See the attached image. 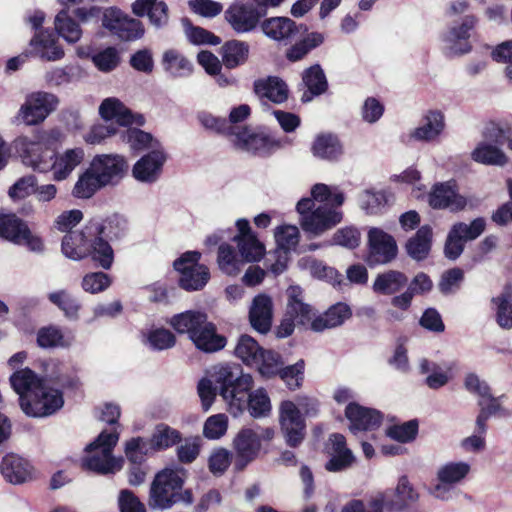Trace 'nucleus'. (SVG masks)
I'll return each mask as SVG.
<instances>
[{
	"mask_svg": "<svg viewBox=\"0 0 512 512\" xmlns=\"http://www.w3.org/2000/svg\"><path fill=\"white\" fill-rule=\"evenodd\" d=\"M230 136L238 148L258 155H270L291 144L287 137L275 138L263 132H255L247 128L237 132L231 130Z\"/></svg>",
	"mask_w": 512,
	"mask_h": 512,
	"instance_id": "nucleus-8",
	"label": "nucleus"
},
{
	"mask_svg": "<svg viewBox=\"0 0 512 512\" xmlns=\"http://www.w3.org/2000/svg\"><path fill=\"white\" fill-rule=\"evenodd\" d=\"M350 317L351 310L349 306L344 303H337L312 321V330L322 332L325 329L338 327Z\"/></svg>",
	"mask_w": 512,
	"mask_h": 512,
	"instance_id": "nucleus-33",
	"label": "nucleus"
},
{
	"mask_svg": "<svg viewBox=\"0 0 512 512\" xmlns=\"http://www.w3.org/2000/svg\"><path fill=\"white\" fill-rule=\"evenodd\" d=\"M71 334H64L60 329L50 326L39 330L37 342L43 348L67 347L73 342Z\"/></svg>",
	"mask_w": 512,
	"mask_h": 512,
	"instance_id": "nucleus-49",
	"label": "nucleus"
},
{
	"mask_svg": "<svg viewBox=\"0 0 512 512\" xmlns=\"http://www.w3.org/2000/svg\"><path fill=\"white\" fill-rule=\"evenodd\" d=\"M185 480L182 468H166L158 472L151 484L149 506L153 509H168L179 502V491Z\"/></svg>",
	"mask_w": 512,
	"mask_h": 512,
	"instance_id": "nucleus-5",
	"label": "nucleus"
},
{
	"mask_svg": "<svg viewBox=\"0 0 512 512\" xmlns=\"http://www.w3.org/2000/svg\"><path fill=\"white\" fill-rule=\"evenodd\" d=\"M476 19L467 16L458 26H453L441 36L442 50L448 56H461L471 51L468 39L470 30L475 26Z\"/></svg>",
	"mask_w": 512,
	"mask_h": 512,
	"instance_id": "nucleus-16",
	"label": "nucleus"
},
{
	"mask_svg": "<svg viewBox=\"0 0 512 512\" xmlns=\"http://www.w3.org/2000/svg\"><path fill=\"white\" fill-rule=\"evenodd\" d=\"M97 230L89 224L81 231L66 234L62 240V253L72 260L90 256L103 269H109L114 259L113 249L103 237H97Z\"/></svg>",
	"mask_w": 512,
	"mask_h": 512,
	"instance_id": "nucleus-3",
	"label": "nucleus"
},
{
	"mask_svg": "<svg viewBox=\"0 0 512 512\" xmlns=\"http://www.w3.org/2000/svg\"><path fill=\"white\" fill-rule=\"evenodd\" d=\"M299 26L288 17H271L261 23V29L268 38L288 44L299 33Z\"/></svg>",
	"mask_w": 512,
	"mask_h": 512,
	"instance_id": "nucleus-29",
	"label": "nucleus"
},
{
	"mask_svg": "<svg viewBox=\"0 0 512 512\" xmlns=\"http://www.w3.org/2000/svg\"><path fill=\"white\" fill-rule=\"evenodd\" d=\"M279 423L286 443L297 447L305 437L306 424L294 401H282L279 406Z\"/></svg>",
	"mask_w": 512,
	"mask_h": 512,
	"instance_id": "nucleus-13",
	"label": "nucleus"
},
{
	"mask_svg": "<svg viewBox=\"0 0 512 512\" xmlns=\"http://www.w3.org/2000/svg\"><path fill=\"white\" fill-rule=\"evenodd\" d=\"M324 41V36L318 32L308 34L304 39L296 42L286 52V57L289 61L295 62L304 58L312 49L321 45Z\"/></svg>",
	"mask_w": 512,
	"mask_h": 512,
	"instance_id": "nucleus-50",
	"label": "nucleus"
},
{
	"mask_svg": "<svg viewBox=\"0 0 512 512\" xmlns=\"http://www.w3.org/2000/svg\"><path fill=\"white\" fill-rule=\"evenodd\" d=\"M304 367V361L299 360L293 365L281 368L280 373L278 375L285 382L286 386L290 390H295L300 388L303 383Z\"/></svg>",
	"mask_w": 512,
	"mask_h": 512,
	"instance_id": "nucleus-63",
	"label": "nucleus"
},
{
	"mask_svg": "<svg viewBox=\"0 0 512 512\" xmlns=\"http://www.w3.org/2000/svg\"><path fill=\"white\" fill-rule=\"evenodd\" d=\"M486 228V221L483 218H476L471 223L466 224L464 222L455 223L452 226V230L455 234L466 241H472L478 238Z\"/></svg>",
	"mask_w": 512,
	"mask_h": 512,
	"instance_id": "nucleus-61",
	"label": "nucleus"
},
{
	"mask_svg": "<svg viewBox=\"0 0 512 512\" xmlns=\"http://www.w3.org/2000/svg\"><path fill=\"white\" fill-rule=\"evenodd\" d=\"M149 441L154 451H162L180 442L181 433L167 424L161 423L156 425Z\"/></svg>",
	"mask_w": 512,
	"mask_h": 512,
	"instance_id": "nucleus-46",
	"label": "nucleus"
},
{
	"mask_svg": "<svg viewBox=\"0 0 512 512\" xmlns=\"http://www.w3.org/2000/svg\"><path fill=\"white\" fill-rule=\"evenodd\" d=\"M101 188H104V185L88 167L76 181L72 194L79 199H88Z\"/></svg>",
	"mask_w": 512,
	"mask_h": 512,
	"instance_id": "nucleus-48",
	"label": "nucleus"
},
{
	"mask_svg": "<svg viewBox=\"0 0 512 512\" xmlns=\"http://www.w3.org/2000/svg\"><path fill=\"white\" fill-rule=\"evenodd\" d=\"M342 152V145L333 134L318 135L312 145L313 155L321 159L335 160L342 155Z\"/></svg>",
	"mask_w": 512,
	"mask_h": 512,
	"instance_id": "nucleus-40",
	"label": "nucleus"
},
{
	"mask_svg": "<svg viewBox=\"0 0 512 512\" xmlns=\"http://www.w3.org/2000/svg\"><path fill=\"white\" fill-rule=\"evenodd\" d=\"M155 452L149 440L141 437L132 438L125 444V455L127 459L137 465L141 464L147 455Z\"/></svg>",
	"mask_w": 512,
	"mask_h": 512,
	"instance_id": "nucleus-54",
	"label": "nucleus"
},
{
	"mask_svg": "<svg viewBox=\"0 0 512 512\" xmlns=\"http://www.w3.org/2000/svg\"><path fill=\"white\" fill-rule=\"evenodd\" d=\"M91 60L99 71L103 73H109L119 66L121 57L119 51L116 48L107 47L95 53Z\"/></svg>",
	"mask_w": 512,
	"mask_h": 512,
	"instance_id": "nucleus-55",
	"label": "nucleus"
},
{
	"mask_svg": "<svg viewBox=\"0 0 512 512\" xmlns=\"http://www.w3.org/2000/svg\"><path fill=\"white\" fill-rule=\"evenodd\" d=\"M478 404L480 406V412L476 418V426L483 431L487 420L491 416L501 414L503 409L499 399L493 398L490 393L486 398L479 399Z\"/></svg>",
	"mask_w": 512,
	"mask_h": 512,
	"instance_id": "nucleus-58",
	"label": "nucleus"
},
{
	"mask_svg": "<svg viewBox=\"0 0 512 512\" xmlns=\"http://www.w3.org/2000/svg\"><path fill=\"white\" fill-rule=\"evenodd\" d=\"M92 227L98 228L97 237H106L109 239L121 237L126 230V221L119 216L108 218L104 224L91 223Z\"/></svg>",
	"mask_w": 512,
	"mask_h": 512,
	"instance_id": "nucleus-57",
	"label": "nucleus"
},
{
	"mask_svg": "<svg viewBox=\"0 0 512 512\" xmlns=\"http://www.w3.org/2000/svg\"><path fill=\"white\" fill-rule=\"evenodd\" d=\"M89 168L104 187L116 186L127 174L128 162L120 154H99L93 157Z\"/></svg>",
	"mask_w": 512,
	"mask_h": 512,
	"instance_id": "nucleus-11",
	"label": "nucleus"
},
{
	"mask_svg": "<svg viewBox=\"0 0 512 512\" xmlns=\"http://www.w3.org/2000/svg\"><path fill=\"white\" fill-rule=\"evenodd\" d=\"M275 240L280 250L288 252L299 242V230L293 225L280 226L275 231Z\"/></svg>",
	"mask_w": 512,
	"mask_h": 512,
	"instance_id": "nucleus-60",
	"label": "nucleus"
},
{
	"mask_svg": "<svg viewBox=\"0 0 512 512\" xmlns=\"http://www.w3.org/2000/svg\"><path fill=\"white\" fill-rule=\"evenodd\" d=\"M217 262L220 270L230 276H236L248 261L242 256L239 258L233 247L228 244H221L218 248Z\"/></svg>",
	"mask_w": 512,
	"mask_h": 512,
	"instance_id": "nucleus-45",
	"label": "nucleus"
},
{
	"mask_svg": "<svg viewBox=\"0 0 512 512\" xmlns=\"http://www.w3.org/2000/svg\"><path fill=\"white\" fill-rule=\"evenodd\" d=\"M345 416L350 422L349 429L352 433L374 430L379 427L382 415L379 411L363 407L355 402L348 403Z\"/></svg>",
	"mask_w": 512,
	"mask_h": 512,
	"instance_id": "nucleus-22",
	"label": "nucleus"
},
{
	"mask_svg": "<svg viewBox=\"0 0 512 512\" xmlns=\"http://www.w3.org/2000/svg\"><path fill=\"white\" fill-rule=\"evenodd\" d=\"M54 28L68 44L77 43L83 34L80 24L69 14L67 9H62L57 13L54 19Z\"/></svg>",
	"mask_w": 512,
	"mask_h": 512,
	"instance_id": "nucleus-37",
	"label": "nucleus"
},
{
	"mask_svg": "<svg viewBox=\"0 0 512 512\" xmlns=\"http://www.w3.org/2000/svg\"><path fill=\"white\" fill-rule=\"evenodd\" d=\"M145 15L148 16L150 23L154 27H164L169 20L168 6L163 1L152 0L146 7Z\"/></svg>",
	"mask_w": 512,
	"mask_h": 512,
	"instance_id": "nucleus-64",
	"label": "nucleus"
},
{
	"mask_svg": "<svg viewBox=\"0 0 512 512\" xmlns=\"http://www.w3.org/2000/svg\"><path fill=\"white\" fill-rule=\"evenodd\" d=\"M261 14L257 8L248 2L236 1L225 12V18L232 28L238 33L253 30Z\"/></svg>",
	"mask_w": 512,
	"mask_h": 512,
	"instance_id": "nucleus-21",
	"label": "nucleus"
},
{
	"mask_svg": "<svg viewBox=\"0 0 512 512\" xmlns=\"http://www.w3.org/2000/svg\"><path fill=\"white\" fill-rule=\"evenodd\" d=\"M48 299L51 303L61 309L68 318L76 319L80 304L66 290H59L49 293Z\"/></svg>",
	"mask_w": 512,
	"mask_h": 512,
	"instance_id": "nucleus-56",
	"label": "nucleus"
},
{
	"mask_svg": "<svg viewBox=\"0 0 512 512\" xmlns=\"http://www.w3.org/2000/svg\"><path fill=\"white\" fill-rule=\"evenodd\" d=\"M167 155L163 148H156L143 155L132 167L133 178L145 184H152L160 178Z\"/></svg>",
	"mask_w": 512,
	"mask_h": 512,
	"instance_id": "nucleus-17",
	"label": "nucleus"
},
{
	"mask_svg": "<svg viewBox=\"0 0 512 512\" xmlns=\"http://www.w3.org/2000/svg\"><path fill=\"white\" fill-rule=\"evenodd\" d=\"M63 404L61 391L44 383L36 395L24 402L22 411L30 417H46L54 414Z\"/></svg>",
	"mask_w": 512,
	"mask_h": 512,
	"instance_id": "nucleus-15",
	"label": "nucleus"
},
{
	"mask_svg": "<svg viewBox=\"0 0 512 512\" xmlns=\"http://www.w3.org/2000/svg\"><path fill=\"white\" fill-rule=\"evenodd\" d=\"M99 114L105 120H115L119 125L142 126L145 122L141 114L133 113L118 98L109 97L102 101L99 106Z\"/></svg>",
	"mask_w": 512,
	"mask_h": 512,
	"instance_id": "nucleus-23",
	"label": "nucleus"
},
{
	"mask_svg": "<svg viewBox=\"0 0 512 512\" xmlns=\"http://www.w3.org/2000/svg\"><path fill=\"white\" fill-rule=\"evenodd\" d=\"M12 147L26 166L40 172L49 170V151L38 139L22 135L13 141Z\"/></svg>",
	"mask_w": 512,
	"mask_h": 512,
	"instance_id": "nucleus-14",
	"label": "nucleus"
},
{
	"mask_svg": "<svg viewBox=\"0 0 512 512\" xmlns=\"http://www.w3.org/2000/svg\"><path fill=\"white\" fill-rule=\"evenodd\" d=\"M308 91L302 96L303 102H309L313 96L324 93L327 89V80L325 74L319 65L311 66L303 72L302 76Z\"/></svg>",
	"mask_w": 512,
	"mask_h": 512,
	"instance_id": "nucleus-39",
	"label": "nucleus"
},
{
	"mask_svg": "<svg viewBox=\"0 0 512 512\" xmlns=\"http://www.w3.org/2000/svg\"><path fill=\"white\" fill-rule=\"evenodd\" d=\"M274 435L275 430L271 427L242 428L233 439L236 465L242 469L253 461L261 450L262 442L271 441Z\"/></svg>",
	"mask_w": 512,
	"mask_h": 512,
	"instance_id": "nucleus-6",
	"label": "nucleus"
},
{
	"mask_svg": "<svg viewBox=\"0 0 512 512\" xmlns=\"http://www.w3.org/2000/svg\"><path fill=\"white\" fill-rule=\"evenodd\" d=\"M287 308L286 314L298 326H310L316 318L312 307L303 301V291L299 286H290L287 289Z\"/></svg>",
	"mask_w": 512,
	"mask_h": 512,
	"instance_id": "nucleus-24",
	"label": "nucleus"
},
{
	"mask_svg": "<svg viewBox=\"0 0 512 512\" xmlns=\"http://www.w3.org/2000/svg\"><path fill=\"white\" fill-rule=\"evenodd\" d=\"M228 429V418L225 414H215L208 417L203 426V435L207 439H219Z\"/></svg>",
	"mask_w": 512,
	"mask_h": 512,
	"instance_id": "nucleus-62",
	"label": "nucleus"
},
{
	"mask_svg": "<svg viewBox=\"0 0 512 512\" xmlns=\"http://www.w3.org/2000/svg\"><path fill=\"white\" fill-rule=\"evenodd\" d=\"M475 162L484 165L504 166L508 162L505 153L495 145L486 142L479 143L471 153Z\"/></svg>",
	"mask_w": 512,
	"mask_h": 512,
	"instance_id": "nucleus-44",
	"label": "nucleus"
},
{
	"mask_svg": "<svg viewBox=\"0 0 512 512\" xmlns=\"http://www.w3.org/2000/svg\"><path fill=\"white\" fill-rule=\"evenodd\" d=\"M192 342L195 346L204 352H215L226 345V340L223 336L216 333L215 326L205 320V324L193 333Z\"/></svg>",
	"mask_w": 512,
	"mask_h": 512,
	"instance_id": "nucleus-36",
	"label": "nucleus"
},
{
	"mask_svg": "<svg viewBox=\"0 0 512 512\" xmlns=\"http://www.w3.org/2000/svg\"><path fill=\"white\" fill-rule=\"evenodd\" d=\"M331 444L330 459L325 464L329 472H341L350 468L356 461L352 450L346 445V439L342 434H333L329 438Z\"/></svg>",
	"mask_w": 512,
	"mask_h": 512,
	"instance_id": "nucleus-27",
	"label": "nucleus"
},
{
	"mask_svg": "<svg viewBox=\"0 0 512 512\" xmlns=\"http://www.w3.org/2000/svg\"><path fill=\"white\" fill-rule=\"evenodd\" d=\"M428 202L434 209H449L452 212L463 210L467 204L465 197L458 193L455 181L434 184Z\"/></svg>",
	"mask_w": 512,
	"mask_h": 512,
	"instance_id": "nucleus-18",
	"label": "nucleus"
},
{
	"mask_svg": "<svg viewBox=\"0 0 512 512\" xmlns=\"http://www.w3.org/2000/svg\"><path fill=\"white\" fill-rule=\"evenodd\" d=\"M211 378L216 383L228 412L234 417L241 415L246 407L254 418L270 414L272 405L266 390L258 388L247 395L253 387V378L244 373L239 365H215L211 369Z\"/></svg>",
	"mask_w": 512,
	"mask_h": 512,
	"instance_id": "nucleus-1",
	"label": "nucleus"
},
{
	"mask_svg": "<svg viewBox=\"0 0 512 512\" xmlns=\"http://www.w3.org/2000/svg\"><path fill=\"white\" fill-rule=\"evenodd\" d=\"M471 471V465L466 461H450L439 467L437 480L439 482L457 485L464 481Z\"/></svg>",
	"mask_w": 512,
	"mask_h": 512,
	"instance_id": "nucleus-41",
	"label": "nucleus"
},
{
	"mask_svg": "<svg viewBox=\"0 0 512 512\" xmlns=\"http://www.w3.org/2000/svg\"><path fill=\"white\" fill-rule=\"evenodd\" d=\"M254 92L260 99H267L273 103L281 104L288 98L286 83L275 76L258 79L254 82Z\"/></svg>",
	"mask_w": 512,
	"mask_h": 512,
	"instance_id": "nucleus-32",
	"label": "nucleus"
},
{
	"mask_svg": "<svg viewBox=\"0 0 512 512\" xmlns=\"http://www.w3.org/2000/svg\"><path fill=\"white\" fill-rule=\"evenodd\" d=\"M432 230L429 226H422L414 237L407 243V252L415 260L427 257L431 248Z\"/></svg>",
	"mask_w": 512,
	"mask_h": 512,
	"instance_id": "nucleus-47",
	"label": "nucleus"
},
{
	"mask_svg": "<svg viewBox=\"0 0 512 512\" xmlns=\"http://www.w3.org/2000/svg\"><path fill=\"white\" fill-rule=\"evenodd\" d=\"M119 440L117 427L103 430L98 437L85 448L82 466L101 475L115 474L123 468L122 457L113 455Z\"/></svg>",
	"mask_w": 512,
	"mask_h": 512,
	"instance_id": "nucleus-4",
	"label": "nucleus"
},
{
	"mask_svg": "<svg viewBox=\"0 0 512 512\" xmlns=\"http://www.w3.org/2000/svg\"><path fill=\"white\" fill-rule=\"evenodd\" d=\"M273 305L268 295H257L249 310V321L251 326L259 333H267L272 325Z\"/></svg>",
	"mask_w": 512,
	"mask_h": 512,
	"instance_id": "nucleus-30",
	"label": "nucleus"
},
{
	"mask_svg": "<svg viewBox=\"0 0 512 512\" xmlns=\"http://www.w3.org/2000/svg\"><path fill=\"white\" fill-rule=\"evenodd\" d=\"M387 196L384 191L365 190L358 196L359 206L367 214H378L387 204Z\"/></svg>",
	"mask_w": 512,
	"mask_h": 512,
	"instance_id": "nucleus-53",
	"label": "nucleus"
},
{
	"mask_svg": "<svg viewBox=\"0 0 512 512\" xmlns=\"http://www.w3.org/2000/svg\"><path fill=\"white\" fill-rule=\"evenodd\" d=\"M445 129V117L439 110H430L422 118L421 124L410 131L411 139L420 142H433Z\"/></svg>",
	"mask_w": 512,
	"mask_h": 512,
	"instance_id": "nucleus-28",
	"label": "nucleus"
},
{
	"mask_svg": "<svg viewBox=\"0 0 512 512\" xmlns=\"http://www.w3.org/2000/svg\"><path fill=\"white\" fill-rule=\"evenodd\" d=\"M282 364L281 357L278 353L263 350L259 364L253 367H257L262 376L270 378L280 373Z\"/></svg>",
	"mask_w": 512,
	"mask_h": 512,
	"instance_id": "nucleus-59",
	"label": "nucleus"
},
{
	"mask_svg": "<svg viewBox=\"0 0 512 512\" xmlns=\"http://www.w3.org/2000/svg\"><path fill=\"white\" fill-rule=\"evenodd\" d=\"M161 65L166 73L174 78L189 76L193 65L179 50L171 48L163 52Z\"/></svg>",
	"mask_w": 512,
	"mask_h": 512,
	"instance_id": "nucleus-34",
	"label": "nucleus"
},
{
	"mask_svg": "<svg viewBox=\"0 0 512 512\" xmlns=\"http://www.w3.org/2000/svg\"><path fill=\"white\" fill-rule=\"evenodd\" d=\"M0 471L4 479L14 485H20L35 478V469L31 463L15 453L6 454L2 458Z\"/></svg>",
	"mask_w": 512,
	"mask_h": 512,
	"instance_id": "nucleus-20",
	"label": "nucleus"
},
{
	"mask_svg": "<svg viewBox=\"0 0 512 512\" xmlns=\"http://www.w3.org/2000/svg\"><path fill=\"white\" fill-rule=\"evenodd\" d=\"M311 198H303L297 203L302 229L314 236L323 234L342 220V213L332 206H341L344 195L337 188L319 183L312 187Z\"/></svg>",
	"mask_w": 512,
	"mask_h": 512,
	"instance_id": "nucleus-2",
	"label": "nucleus"
},
{
	"mask_svg": "<svg viewBox=\"0 0 512 512\" xmlns=\"http://www.w3.org/2000/svg\"><path fill=\"white\" fill-rule=\"evenodd\" d=\"M11 387L19 395L20 407L23 409L24 402H28L45 383L34 371L23 368L15 371L9 378Z\"/></svg>",
	"mask_w": 512,
	"mask_h": 512,
	"instance_id": "nucleus-25",
	"label": "nucleus"
},
{
	"mask_svg": "<svg viewBox=\"0 0 512 512\" xmlns=\"http://www.w3.org/2000/svg\"><path fill=\"white\" fill-rule=\"evenodd\" d=\"M207 319L206 314L197 311H186L173 316L170 325L178 333H186L192 339L193 333L197 332Z\"/></svg>",
	"mask_w": 512,
	"mask_h": 512,
	"instance_id": "nucleus-38",
	"label": "nucleus"
},
{
	"mask_svg": "<svg viewBox=\"0 0 512 512\" xmlns=\"http://www.w3.org/2000/svg\"><path fill=\"white\" fill-rule=\"evenodd\" d=\"M263 348L249 335H241L237 341L234 353L248 366L259 364Z\"/></svg>",
	"mask_w": 512,
	"mask_h": 512,
	"instance_id": "nucleus-42",
	"label": "nucleus"
},
{
	"mask_svg": "<svg viewBox=\"0 0 512 512\" xmlns=\"http://www.w3.org/2000/svg\"><path fill=\"white\" fill-rule=\"evenodd\" d=\"M249 56V45L243 41L231 40L222 46V62L226 68L234 69L244 64Z\"/></svg>",
	"mask_w": 512,
	"mask_h": 512,
	"instance_id": "nucleus-43",
	"label": "nucleus"
},
{
	"mask_svg": "<svg viewBox=\"0 0 512 512\" xmlns=\"http://www.w3.org/2000/svg\"><path fill=\"white\" fill-rule=\"evenodd\" d=\"M496 305L497 322L502 328H512V290L506 288L499 296L493 299Z\"/></svg>",
	"mask_w": 512,
	"mask_h": 512,
	"instance_id": "nucleus-52",
	"label": "nucleus"
},
{
	"mask_svg": "<svg viewBox=\"0 0 512 512\" xmlns=\"http://www.w3.org/2000/svg\"><path fill=\"white\" fill-rule=\"evenodd\" d=\"M122 141L127 143L133 150L162 148L159 142L149 134L136 128H129L121 135Z\"/></svg>",
	"mask_w": 512,
	"mask_h": 512,
	"instance_id": "nucleus-51",
	"label": "nucleus"
},
{
	"mask_svg": "<svg viewBox=\"0 0 512 512\" xmlns=\"http://www.w3.org/2000/svg\"><path fill=\"white\" fill-rule=\"evenodd\" d=\"M28 54L43 61L56 62L64 58L65 51L50 30H40L30 39Z\"/></svg>",
	"mask_w": 512,
	"mask_h": 512,
	"instance_id": "nucleus-19",
	"label": "nucleus"
},
{
	"mask_svg": "<svg viewBox=\"0 0 512 512\" xmlns=\"http://www.w3.org/2000/svg\"><path fill=\"white\" fill-rule=\"evenodd\" d=\"M200 256L197 251H188L174 261V268L180 273L179 283L185 290H200L210 278L208 268L198 263Z\"/></svg>",
	"mask_w": 512,
	"mask_h": 512,
	"instance_id": "nucleus-10",
	"label": "nucleus"
},
{
	"mask_svg": "<svg viewBox=\"0 0 512 512\" xmlns=\"http://www.w3.org/2000/svg\"><path fill=\"white\" fill-rule=\"evenodd\" d=\"M85 152L80 147L66 149L55 155L54 162L50 163L49 170L53 172V179L62 181L69 177L74 169L84 160Z\"/></svg>",
	"mask_w": 512,
	"mask_h": 512,
	"instance_id": "nucleus-31",
	"label": "nucleus"
},
{
	"mask_svg": "<svg viewBox=\"0 0 512 512\" xmlns=\"http://www.w3.org/2000/svg\"><path fill=\"white\" fill-rule=\"evenodd\" d=\"M238 235L234 236L237 242L240 256L246 261H258L264 255V246L258 241L251 232L249 222L245 219H239L236 222Z\"/></svg>",
	"mask_w": 512,
	"mask_h": 512,
	"instance_id": "nucleus-26",
	"label": "nucleus"
},
{
	"mask_svg": "<svg viewBox=\"0 0 512 512\" xmlns=\"http://www.w3.org/2000/svg\"><path fill=\"white\" fill-rule=\"evenodd\" d=\"M370 265L388 264L397 256L398 248L392 235L378 227H371L367 234Z\"/></svg>",
	"mask_w": 512,
	"mask_h": 512,
	"instance_id": "nucleus-12",
	"label": "nucleus"
},
{
	"mask_svg": "<svg viewBox=\"0 0 512 512\" xmlns=\"http://www.w3.org/2000/svg\"><path fill=\"white\" fill-rule=\"evenodd\" d=\"M58 105L59 99L56 95L44 91L32 92L20 106L15 115V122L26 126L39 125L57 109Z\"/></svg>",
	"mask_w": 512,
	"mask_h": 512,
	"instance_id": "nucleus-7",
	"label": "nucleus"
},
{
	"mask_svg": "<svg viewBox=\"0 0 512 512\" xmlns=\"http://www.w3.org/2000/svg\"><path fill=\"white\" fill-rule=\"evenodd\" d=\"M0 237L16 245L25 246L34 253L44 250L41 237L33 233L27 224L14 214H0Z\"/></svg>",
	"mask_w": 512,
	"mask_h": 512,
	"instance_id": "nucleus-9",
	"label": "nucleus"
},
{
	"mask_svg": "<svg viewBox=\"0 0 512 512\" xmlns=\"http://www.w3.org/2000/svg\"><path fill=\"white\" fill-rule=\"evenodd\" d=\"M408 283L407 276L398 270H387L376 276L373 291L381 295H393L401 291Z\"/></svg>",
	"mask_w": 512,
	"mask_h": 512,
	"instance_id": "nucleus-35",
	"label": "nucleus"
}]
</instances>
